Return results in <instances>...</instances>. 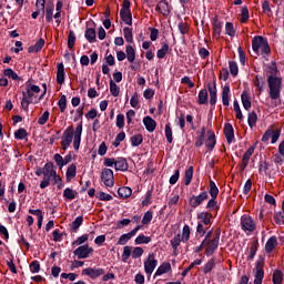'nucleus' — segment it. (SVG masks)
I'll return each mask as SVG.
<instances>
[{
  "mask_svg": "<svg viewBox=\"0 0 284 284\" xmlns=\"http://www.w3.org/2000/svg\"><path fill=\"white\" fill-rule=\"evenodd\" d=\"M197 221H201L204 225H212V213L201 212L197 214Z\"/></svg>",
  "mask_w": 284,
  "mask_h": 284,
  "instance_id": "28",
  "label": "nucleus"
},
{
  "mask_svg": "<svg viewBox=\"0 0 284 284\" xmlns=\"http://www.w3.org/2000/svg\"><path fill=\"white\" fill-rule=\"evenodd\" d=\"M181 234L174 235V237L170 241L172 250H179V245H181Z\"/></svg>",
  "mask_w": 284,
  "mask_h": 284,
  "instance_id": "61",
  "label": "nucleus"
},
{
  "mask_svg": "<svg viewBox=\"0 0 284 284\" xmlns=\"http://www.w3.org/2000/svg\"><path fill=\"white\" fill-rule=\"evenodd\" d=\"M43 45H45V40L40 38L34 45L29 47L28 52L31 54L34 52H41V50H43Z\"/></svg>",
  "mask_w": 284,
  "mask_h": 284,
  "instance_id": "29",
  "label": "nucleus"
},
{
  "mask_svg": "<svg viewBox=\"0 0 284 284\" xmlns=\"http://www.w3.org/2000/svg\"><path fill=\"white\" fill-rule=\"evenodd\" d=\"M123 34L126 43H134V36L132 34V29L130 27L123 29Z\"/></svg>",
  "mask_w": 284,
  "mask_h": 284,
  "instance_id": "48",
  "label": "nucleus"
},
{
  "mask_svg": "<svg viewBox=\"0 0 284 284\" xmlns=\"http://www.w3.org/2000/svg\"><path fill=\"white\" fill-rule=\"evenodd\" d=\"M256 252H258V240H255L251 243L247 261H254V256H256Z\"/></svg>",
  "mask_w": 284,
  "mask_h": 284,
  "instance_id": "36",
  "label": "nucleus"
},
{
  "mask_svg": "<svg viewBox=\"0 0 284 284\" xmlns=\"http://www.w3.org/2000/svg\"><path fill=\"white\" fill-rule=\"evenodd\" d=\"M225 34H227L229 37H236V30H234V23L226 22Z\"/></svg>",
  "mask_w": 284,
  "mask_h": 284,
  "instance_id": "60",
  "label": "nucleus"
},
{
  "mask_svg": "<svg viewBox=\"0 0 284 284\" xmlns=\"http://www.w3.org/2000/svg\"><path fill=\"white\" fill-rule=\"evenodd\" d=\"M83 225V215L75 217V220L70 224L71 232H77Z\"/></svg>",
  "mask_w": 284,
  "mask_h": 284,
  "instance_id": "41",
  "label": "nucleus"
},
{
  "mask_svg": "<svg viewBox=\"0 0 284 284\" xmlns=\"http://www.w3.org/2000/svg\"><path fill=\"white\" fill-rule=\"evenodd\" d=\"M94 252V248L90 247V245H81L73 251L74 256H78L79 260L89 258L90 254Z\"/></svg>",
  "mask_w": 284,
  "mask_h": 284,
  "instance_id": "10",
  "label": "nucleus"
},
{
  "mask_svg": "<svg viewBox=\"0 0 284 284\" xmlns=\"http://www.w3.org/2000/svg\"><path fill=\"white\" fill-rule=\"evenodd\" d=\"M43 176V180L40 182L41 190H45V187H49L53 176H57V171L54 170V162H47L44 164Z\"/></svg>",
  "mask_w": 284,
  "mask_h": 284,
  "instance_id": "3",
  "label": "nucleus"
},
{
  "mask_svg": "<svg viewBox=\"0 0 284 284\" xmlns=\"http://www.w3.org/2000/svg\"><path fill=\"white\" fill-rule=\"evenodd\" d=\"M74 126H68L61 136V148L65 152L70 145H72V141L74 140Z\"/></svg>",
  "mask_w": 284,
  "mask_h": 284,
  "instance_id": "5",
  "label": "nucleus"
},
{
  "mask_svg": "<svg viewBox=\"0 0 284 284\" xmlns=\"http://www.w3.org/2000/svg\"><path fill=\"white\" fill-rule=\"evenodd\" d=\"M169 272H172V264L170 262H163L155 271L154 278L156 276H163V274H168Z\"/></svg>",
  "mask_w": 284,
  "mask_h": 284,
  "instance_id": "20",
  "label": "nucleus"
},
{
  "mask_svg": "<svg viewBox=\"0 0 284 284\" xmlns=\"http://www.w3.org/2000/svg\"><path fill=\"white\" fill-rule=\"evenodd\" d=\"M143 125L149 132H154V130H156V121L150 115L143 118Z\"/></svg>",
  "mask_w": 284,
  "mask_h": 284,
  "instance_id": "24",
  "label": "nucleus"
},
{
  "mask_svg": "<svg viewBox=\"0 0 284 284\" xmlns=\"http://www.w3.org/2000/svg\"><path fill=\"white\" fill-rule=\"evenodd\" d=\"M264 266L265 255H260L255 264L256 272L253 284H263V278H265V271L263 270Z\"/></svg>",
  "mask_w": 284,
  "mask_h": 284,
  "instance_id": "4",
  "label": "nucleus"
},
{
  "mask_svg": "<svg viewBox=\"0 0 284 284\" xmlns=\"http://www.w3.org/2000/svg\"><path fill=\"white\" fill-rule=\"evenodd\" d=\"M130 6H132L130 0H123L122 9L120 10L121 19H125V12H128V20H125L126 26H132V11L130 10Z\"/></svg>",
  "mask_w": 284,
  "mask_h": 284,
  "instance_id": "12",
  "label": "nucleus"
},
{
  "mask_svg": "<svg viewBox=\"0 0 284 284\" xmlns=\"http://www.w3.org/2000/svg\"><path fill=\"white\" fill-rule=\"evenodd\" d=\"M268 94L272 101L281 99V89L283 88V79L273 74L267 77Z\"/></svg>",
  "mask_w": 284,
  "mask_h": 284,
  "instance_id": "1",
  "label": "nucleus"
},
{
  "mask_svg": "<svg viewBox=\"0 0 284 284\" xmlns=\"http://www.w3.org/2000/svg\"><path fill=\"white\" fill-rule=\"evenodd\" d=\"M214 267H216V257H212L207 261V263L203 266V273L210 274Z\"/></svg>",
  "mask_w": 284,
  "mask_h": 284,
  "instance_id": "39",
  "label": "nucleus"
},
{
  "mask_svg": "<svg viewBox=\"0 0 284 284\" xmlns=\"http://www.w3.org/2000/svg\"><path fill=\"white\" fill-rule=\"evenodd\" d=\"M193 176H194V166H190V168L185 171L184 184H185V185H190V184L192 183Z\"/></svg>",
  "mask_w": 284,
  "mask_h": 284,
  "instance_id": "43",
  "label": "nucleus"
},
{
  "mask_svg": "<svg viewBox=\"0 0 284 284\" xmlns=\"http://www.w3.org/2000/svg\"><path fill=\"white\" fill-rule=\"evenodd\" d=\"M223 132L227 143H232L234 141V126H232V123H225Z\"/></svg>",
  "mask_w": 284,
  "mask_h": 284,
  "instance_id": "21",
  "label": "nucleus"
},
{
  "mask_svg": "<svg viewBox=\"0 0 284 284\" xmlns=\"http://www.w3.org/2000/svg\"><path fill=\"white\" fill-rule=\"evenodd\" d=\"M148 243H152V237L145 236L144 234H140L135 239V245H148Z\"/></svg>",
  "mask_w": 284,
  "mask_h": 284,
  "instance_id": "45",
  "label": "nucleus"
},
{
  "mask_svg": "<svg viewBox=\"0 0 284 284\" xmlns=\"http://www.w3.org/2000/svg\"><path fill=\"white\" fill-rule=\"evenodd\" d=\"M130 141H131L132 148H139V145L143 143V135L142 134L132 135Z\"/></svg>",
  "mask_w": 284,
  "mask_h": 284,
  "instance_id": "52",
  "label": "nucleus"
},
{
  "mask_svg": "<svg viewBox=\"0 0 284 284\" xmlns=\"http://www.w3.org/2000/svg\"><path fill=\"white\" fill-rule=\"evenodd\" d=\"M254 150H256V146H250L247 151L243 154L242 158V164L240 165L241 172H244L245 168L250 165V159L252 158V154H254Z\"/></svg>",
  "mask_w": 284,
  "mask_h": 284,
  "instance_id": "16",
  "label": "nucleus"
},
{
  "mask_svg": "<svg viewBox=\"0 0 284 284\" xmlns=\"http://www.w3.org/2000/svg\"><path fill=\"white\" fill-rule=\"evenodd\" d=\"M210 199V193L207 191H203L199 195H192L189 199V205L190 207H193V210H196L200 205H203V202L207 201Z\"/></svg>",
  "mask_w": 284,
  "mask_h": 284,
  "instance_id": "6",
  "label": "nucleus"
},
{
  "mask_svg": "<svg viewBox=\"0 0 284 284\" xmlns=\"http://www.w3.org/2000/svg\"><path fill=\"white\" fill-rule=\"evenodd\" d=\"M26 136H28V131L23 128H20L14 132V139H17L18 141H23Z\"/></svg>",
  "mask_w": 284,
  "mask_h": 284,
  "instance_id": "54",
  "label": "nucleus"
},
{
  "mask_svg": "<svg viewBox=\"0 0 284 284\" xmlns=\"http://www.w3.org/2000/svg\"><path fill=\"white\" fill-rule=\"evenodd\" d=\"M155 12H160L163 17H170V13L172 12V4H170L168 0H161L155 7Z\"/></svg>",
  "mask_w": 284,
  "mask_h": 284,
  "instance_id": "13",
  "label": "nucleus"
},
{
  "mask_svg": "<svg viewBox=\"0 0 284 284\" xmlns=\"http://www.w3.org/2000/svg\"><path fill=\"white\" fill-rule=\"evenodd\" d=\"M121 89L115 84L114 80H110V93L112 97H119Z\"/></svg>",
  "mask_w": 284,
  "mask_h": 284,
  "instance_id": "58",
  "label": "nucleus"
},
{
  "mask_svg": "<svg viewBox=\"0 0 284 284\" xmlns=\"http://www.w3.org/2000/svg\"><path fill=\"white\" fill-rule=\"evenodd\" d=\"M156 265H159V261L155 258L154 253L149 254L146 261L144 262L145 274L152 276V273L154 270H156Z\"/></svg>",
  "mask_w": 284,
  "mask_h": 284,
  "instance_id": "8",
  "label": "nucleus"
},
{
  "mask_svg": "<svg viewBox=\"0 0 284 284\" xmlns=\"http://www.w3.org/2000/svg\"><path fill=\"white\" fill-rule=\"evenodd\" d=\"M240 21L241 23H247V21H250V10L247 7H242Z\"/></svg>",
  "mask_w": 284,
  "mask_h": 284,
  "instance_id": "55",
  "label": "nucleus"
},
{
  "mask_svg": "<svg viewBox=\"0 0 284 284\" xmlns=\"http://www.w3.org/2000/svg\"><path fill=\"white\" fill-rule=\"evenodd\" d=\"M241 99L244 110L250 111V109L252 108V101H250V93L243 91L241 94Z\"/></svg>",
  "mask_w": 284,
  "mask_h": 284,
  "instance_id": "32",
  "label": "nucleus"
},
{
  "mask_svg": "<svg viewBox=\"0 0 284 284\" xmlns=\"http://www.w3.org/2000/svg\"><path fill=\"white\" fill-rule=\"evenodd\" d=\"M276 245H278V240L276 239L275 235L271 236L265 244V252L267 254H272L276 247Z\"/></svg>",
  "mask_w": 284,
  "mask_h": 284,
  "instance_id": "23",
  "label": "nucleus"
},
{
  "mask_svg": "<svg viewBox=\"0 0 284 284\" xmlns=\"http://www.w3.org/2000/svg\"><path fill=\"white\" fill-rule=\"evenodd\" d=\"M207 91L210 93V105H211V111L216 108V81L209 82L207 83Z\"/></svg>",
  "mask_w": 284,
  "mask_h": 284,
  "instance_id": "14",
  "label": "nucleus"
},
{
  "mask_svg": "<svg viewBox=\"0 0 284 284\" xmlns=\"http://www.w3.org/2000/svg\"><path fill=\"white\" fill-rule=\"evenodd\" d=\"M105 274V270L97 268V267H87L82 270V276H90L92 281H97L99 276H103Z\"/></svg>",
  "mask_w": 284,
  "mask_h": 284,
  "instance_id": "11",
  "label": "nucleus"
},
{
  "mask_svg": "<svg viewBox=\"0 0 284 284\" xmlns=\"http://www.w3.org/2000/svg\"><path fill=\"white\" fill-rule=\"evenodd\" d=\"M152 192H154V187H151L150 190H148V192L145 193V197L142 201V206L143 207H148V205H150V203H152Z\"/></svg>",
  "mask_w": 284,
  "mask_h": 284,
  "instance_id": "53",
  "label": "nucleus"
},
{
  "mask_svg": "<svg viewBox=\"0 0 284 284\" xmlns=\"http://www.w3.org/2000/svg\"><path fill=\"white\" fill-rule=\"evenodd\" d=\"M252 50L257 55L258 54H272V49L270 48V42H267V39L263 36H255L252 40Z\"/></svg>",
  "mask_w": 284,
  "mask_h": 284,
  "instance_id": "2",
  "label": "nucleus"
},
{
  "mask_svg": "<svg viewBox=\"0 0 284 284\" xmlns=\"http://www.w3.org/2000/svg\"><path fill=\"white\" fill-rule=\"evenodd\" d=\"M164 132L168 143H172V141H174V138H172V126L170 123L165 124Z\"/></svg>",
  "mask_w": 284,
  "mask_h": 284,
  "instance_id": "62",
  "label": "nucleus"
},
{
  "mask_svg": "<svg viewBox=\"0 0 284 284\" xmlns=\"http://www.w3.org/2000/svg\"><path fill=\"white\" fill-rule=\"evenodd\" d=\"M205 256H212L216 250H219V242H214V240H211L205 245Z\"/></svg>",
  "mask_w": 284,
  "mask_h": 284,
  "instance_id": "26",
  "label": "nucleus"
},
{
  "mask_svg": "<svg viewBox=\"0 0 284 284\" xmlns=\"http://www.w3.org/2000/svg\"><path fill=\"white\" fill-rule=\"evenodd\" d=\"M63 196L67 201H74V199H77V191H74L70 187H67L63 191Z\"/></svg>",
  "mask_w": 284,
  "mask_h": 284,
  "instance_id": "47",
  "label": "nucleus"
},
{
  "mask_svg": "<svg viewBox=\"0 0 284 284\" xmlns=\"http://www.w3.org/2000/svg\"><path fill=\"white\" fill-rule=\"evenodd\" d=\"M143 247L136 246L133 248V251H131V256L134 261H136V258H141L143 256Z\"/></svg>",
  "mask_w": 284,
  "mask_h": 284,
  "instance_id": "59",
  "label": "nucleus"
},
{
  "mask_svg": "<svg viewBox=\"0 0 284 284\" xmlns=\"http://www.w3.org/2000/svg\"><path fill=\"white\" fill-rule=\"evenodd\" d=\"M254 85L260 90V92H264L265 90V79L261 75L255 77Z\"/></svg>",
  "mask_w": 284,
  "mask_h": 284,
  "instance_id": "50",
  "label": "nucleus"
},
{
  "mask_svg": "<svg viewBox=\"0 0 284 284\" xmlns=\"http://www.w3.org/2000/svg\"><path fill=\"white\" fill-rule=\"evenodd\" d=\"M182 243H187L190 241V225L185 224L182 229Z\"/></svg>",
  "mask_w": 284,
  "mask_h": 284,
  "instance_id": "57",
  "label": "nucleus"
},
{
  "mask_svg": "<svg viewBox=\"0 0 284 284\" xmlns=\"http://www.w3.org/2000/svg\"><path fill=\"white\" fill-rule=\"evenodd\" d=\"M120 199H130L132 196V189L130 186H122L118 189Z\"/></svg>",
  "mask_w": 284,
  "mask_h": 284,
  "instance_id": "34",
  "label": "nucleus"
},
{
  "mask_svg": "<svg viewBox=\"0 0 284 284\" xmlns=\"http://www.w3.org/2000/svg\"><path fill=\"white\" fill-rule=\"evenodd\" d=\"M212 26H213V37L215 39H221V31L223 30V22L219 21V17H214L212 19Z\"/></svg>",
  "mask_w": 284,
  "mask_h": 284,
  "instance_id": "18",
  "label": "nucleus"
},
{
  "mask_svg": "<svg viewBox=\"0 0 284 284\" xmlns=\"http://www.w3.org/2000/svg\"><path fill=\"white\" fill-rule=\"evenodd\" d=\"M125 52H126V59L129 63H134L136 59V51H134V48L131 44H128L125 47Z\"/></svg>",
  "mask_w": 284,
  "mask_h": 284,
  "instance_id": "31",
  "label": "nucleus"
},
{
  "mask_svg": "<svg viewBox=\"0 0 284 284\" xmlns=\"http://www.w3.org/2000/svg\"><path fill=\"white\" fill-rule=\"evenodd\" d=\"M3 75L8 77V79H12V81H23V79L19 77V74H17V72H14V70H12L11 68L4 69Z\"/></svg>",
  "mask_w": 284,
  "mask_h": 284,
  "instance_id": "35",
  "label": "nucleus"
},
{
  "mask_svg": "<svg viewBox=\"0 0 284 284\" xmlns=\"http://www.w3.org/2000/svg\"><path fill=\"white\" fill-rule=\"evenodd\" d=\"M130 170V164H128V160L125 158H116L115 159V171L116 172H128Z\"/></svg>",
  "mask_w": 284,
  "mask_h": 284,
  "instance_id": "19",
  "label": "nucleus"
},
{
  "mask_svg": "<svg viewBox=\"0 0 284 284\" xmlns=\"http://www.w3.org/2000/svg\"><path fill=\"white\" fill-rule=\"evenodd\" d=\"M207 134L205 145L209 150H214L216 148V134L212 130H209Z\"/></svg>",
  "mask_w": 284,
  "mask_h": 284,
  "instance_id": "25",
  "label": "nucleus"
},
{
  "mask_svg": "<svg viewBox=\"0 0 284 284\" xmlns=\"http://www.w3.org/2000/svg\"><path fill=\"white\" fill-rule=\"evenodd\" d=\"M65 179H67V183H70L72 179H77V164L72 163L68 166Z\"/></svg>",
  "mask_w": 284,
  "mask_h": 284,
  "instance_id": "27",
  "label": "nucleus"
},
{
  "mask_svg": "<svg viewBox=\"0 0 284 284\" xmlns=\"http://www.w3.org/2000/svg\"><path fill=\"white\" fill-rule=\"evenodd\" d=\"M152 219H153L152 210L146 211L142 217V225H150V223H152Z\"/></svg>",
  "mask_w": 284,
  "mask_h": 284,
  "instance_id": "56",
  "label": "nucleus"
},
{
  "mask_svg": "<svg viewBox=\"0 0 284 284\" xmlns=\"http://www.w3.org/2000/svg\"><path fill=\"white\" fill-rule=\"evenodd\" d=\"M84 38L89 43H97V30H94V28H87Z\"/></svg>",
  "mask_w": 284,
  "mask_h": 284,
  "instance_id": "30",
  "label": "nucleus"
},
{
  "mask_svg": "<svg viewBox=\"0 0 284 284\" xmlns=\"http://www.w3.org/2000/svg\"><path fill=\"white\" fill-rule=\"evenodd\" d=\"M258 121V115L256 114L255 111H252L248 113L247 115V124L248 126L252 128H256V122Z\"/></svg>",
  "mask_w": 284,
  "mask_h": 284,
  "instance_id": "40",
  "label": "nucleus"
},
{
  "mask_svg": "<svg viewBox=\"0 0 284 284\" xmlns=\"http://www.w3.org/2000/svg\"><path fill=\"white\" fill-rule=\"evenodd\" d=\"M44 13H45V19L48 23H52V17L54 14V3L47 4Z\"/></svg>",
  "mask_w": 284,
  "mask_h": 284,
  "instance_id": "42",
  "label": "nucleus"
},
{
  "mask_svg": "<svg viewBox=\"0 0 284 284\" xmlns=\"http://www.w3.org/2000/svg\"><path fill=\"white\" fill-rule=\"evenodd\" d=\"M168 52H170V44H168V42H163L161 49L156 52L158 59H165Z\"/></svg>",
  "mask_w": 284,
  "mask_h": 284,
  "instance_id": "38",
  "label": "nucleus"
},
{
  "mask_svg": "<svg viewBox=\"0 0 284 284\" xmlns=\"http://www.w3.org/2000/svg\"><path fill=\"white\" fill-rule=\"evenodd\" d=\"M283 271L281 270H276L274 273H273V277H272V281H273V284H283Z\"/></svg>",
  "mask_w": 284,
  "mask_h": 284,
  "instance_id": "51",
  "label": "nucleus"
},
{
  "mask_svg": "<svg viewBox=\"0 0 284 284\" xmlns=\"http://www.w3.org/2000/svg\"><path fill=\"white\" fill-rule=\"evenodd\" d=\"M101 181L105 187H114V171L112 169H104L101 173Z\"/></svg>",
  "mask_w": 284,
  "mask_h": 284,
  "instance_id": "9",
  "label": "nucleus"
},
{
  "mask_svg": "<svg viewBox=\"0 0 284 284\" xmlns=\"http://www.w3.org/2000/svg\"><path fill=\"white\" fill-rule=\"evenodd\" d=\"M229 68H230V73L232 74V77H237L239 64L234 61H229Z\"/></svg>",
  "mask_w": 284,
  "mask_h": 284,
  "instance_id": "63",
  "label": "nucleus"
},
{
  "mask_svg": "<svg viewBox=\"0 0 284 284\" xmlns=\"http://www.w3.org/2000/svg\"><path fill=\"white\" fill-rule=\"evenodd\" d=\"M131 256H132V246L130 245L124 246L123 253H122V263H128Z\"/></svg>",
  "mask_w": 284,
  "mask_h": 284,
  "instance_id": "49",
  "label": "nucleus"
},
{
  "mask_svg": "<svg viewBox=\"0 0 284 284\" xmlns=\"http://www.w3.org/2000/svg\"><path fill=\"white\" fill-rule=\"evenodd\" d=\"M81 134H83V123L80 122L75 128L74 136H73V150L79 151L81 148Z\"/></svg>",
  "mask_w": 284,
  "mask_h": 284,
  "instance_id": "15",
  "label": "nucleus"
},
{
  "mask_svg": "<svg viewBox=\"0 0 284 284\" xmlns=\"http://www.w3.org/2000/svg\"><path fill=\"white\" fill-rule=\"evenodd\" d=\"M209 194L211 199H217L219 196V186H216V183L212 180L210 181Z\"/></svg>",
  "mask_w": 284,
  "mask_h": 284,
  "instance_id": "46",
  "label": "nucleus"
},
{
  "mask_svg": "<svg viewBox=\"0 0 284 284\" xmlns=\"http://www.w3.org/2000/svg\"><path fill=\"white\" fill-rule=\"evenodd\" d=\"M207 99H209L207 89H202L197 95L199 105H207Z\"/></svg>",
  "mask_w": 284,
  "mask_h": 284,
  "instance_id": "37",
  "label": "nucleus"
},
{
  "mask_svg": "<svg viewBox=\"0 0 284 284\" xmlns=\"http://www.w3.org/2000/svg\"><path fill=\"white\" fill-rule=\"evenodd\" d=\"M273 219L276 223V225H284V213L283 212H277L274 213Z\"/></svg>",
  "mask_w": 284,
  "mask_h": 284,
  "instance_id": "64",
  "label": "nucleus"
},
{
  "mask_svg": "<svg viewBox=\"0 0 284 284\" xmlns=\"http://www.w3.org/2000/svg\"><path fill=\"white\" fill-rule=\"evenodd\" d=\"M222 103L223 105H230V84H225L222 89Z\"/></svg>",
  "mask_w": 284,
  "mask_h": 284,
  "instance_id": "33",
  "label": "nucleus"
},
{
  "mask_svg": "<svg viewBox=\"0 0 284 284\" xmlns=\"http://www.w3.org/2000/svg\"><path fill=\"white\" fill-rule=\"evenodd\" d=\"M57 83L59 85H63L65 83V67L63 65V62L58 64Z\"/></svg>",
  "mask_w": 284,
  "mask_h": 284,
  "instance_id": "22",
  "label": "nucleus"
},
{
  "mask_svg": "<svg viewBox=\"0 0 284 284\" xmlns=\"http://www.w3.org/2000/svg\"><path fill=\"white\" fill-rule=\"evenodd\" d=\"M270 168H272V164L265 160H260L258 162V172L260 174H265L268 179H272V171H270Z\"/></svg>",
  "mask_w": 284,
  "mask_h": 284,
  "instance_id": "17",
  "label": "nucleus"
},
{
  "mask_svg": "<svg viewBox=\"0 0 284 284\" xmlns=\"http://www.w3.org/2000/svg\"><path fill=\"white\" fill-rule=\"evenodd\" d=\"M77 43V34L74 31L70 30L68 34V48L69 50L74 49V44Z\"/></svg>",
  "mask_w": 284,
  "mask_h": 284,
  "instance_id": "44",
  "label": "nucleus"
},
{
  "mask_svg": "<svg viewBox=\"0 0 284 284\" xmlns=\"http://www.w3.org/2000/svg\"><path fill=\"white\" fill-rule=\"evenodd\" d=\"M241 227L243 232H254L256 230V222L250 215H242L241 217Z\"/></svg>",
  "mask_w": 284,
  "mask_h": 284,
  "instance_id": "7",
  "label": "nucleus"
}]
</instances>
